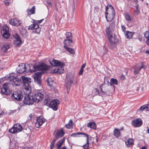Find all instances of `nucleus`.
<instances>
[{"instance_id":"obj_1","label":"nucleus","mask_w":149,"mask_h":149,"mask_svg":"<svg viewBox=\"0 0 149 149\" xmlns=\"http://www.w3.org/2000/svg\"><path fill=\"white\" fill-rule=\"evenodd\" d=\"M49 62L52 65L54 66H58L54 69L52 70L51 71L52 73L60 74L63 72V66L65 65L64 63H61L58 60H55L52 58L49 59Z\"/></svg>"},{"instance_id":"obj_2","label":"nucleus","mask_w":149,"mask_h":149,"mask_svg":"<svg viewBox=\"0 0 149 149\" xmlns=\"http://www.w3.org/2000/svg\"><path fill=\"white\" fill-rule=\"evenodd\" d=\"M100 88L102 93L109 95H111L115 89L114 86L112 84L110 86L108 85H103L102 84Z\"/></svg>"},{"instance_id":"obj_3","label":"nucleus","mask_w":149,"mask_h":149,"mask_svg":"<svg viewBox=\"0 0 149 149\" xmlns=\"http://www.w3.org/2000/svg\"><path fill=\"white\" fill-rule=\"evenodd\" d=\"M22 82L24 84L23 88L24 89V91H27V92L29 93L30 92V84L31 83V79L24 76L22 77Z\"/></svg>"},{"instance_id":"obj_4","label":"nucleus","mask_w":149,"mask_h":149,"mask_svg":"<svg viewBox=\"0 0 149 149\" xmlns=\"http://www.w3.org/2000/svg\"><path fill=\"white\" fill-rule=\"evenodd\" d=\"M25 92H26V93H28V95H27L24 97L23 102L25 104L30 105L33 104L34 102V97L33 95H31V94L28 93L27 91H25Z\"/></svg>"},{"instance_id":"obj_5","label":"nucleus","mask_w":149,"mask_h":149,"mask_svg":"<svg viewBox=\"0 0 149 149\" xmlns=\"http://www.w3.org/2000/svg\"><path fill=\"white\" fill-rule=\"evenodd\" d=\"M23 129L22 126L19 123L15 124L13 127L9 130V132L12 134L15 133L19 132Z\"/></svg>"},{"instance_id":"obj_6","label":"nucleus","mask_w":149,"mask_h":149,"mask_svg":"<svg viewBox=\"0 0 149 149\" xmlns=\"http://www.w3.org/2000/svg\"><path fill=\"white\" fill-rule=\"evenodd\" d=\"M29 67V65L28 64H25L22 63L18 66L16 68V71L19 73H22L27 71V68Z\"/></svg>"},{"instance_id":"obj_7","label":"nucleus","mask_w":149,"mask_h":149,"mask_svg":"<svg viewBox=\"0 0 149 149\" xmlns=\"http://www.w3.org/2000/svg\"><path fill=\"white\" fill-rule=\"evenodd\" d=\"M33 67L34 69V70H33V72H35L38 70H48L50 68L49 66L44 63L37 65H34Z\"/></svg>"},{"instance_id":"obj_8","label":"nucleus","mask_w":149,"mask_h":149,"mask_svg":"<svg viewBox=\"0 0 149 149\" xmlns=\"http://www.w3.org/2000/svg\"><path fill=\"white\" fill-rule=\"evenodd\" d=\"M10 83H6L3 85V87L1 88L0 92L2 94L5 95L9 94L11 92L10 90L8 89L9 85Z\"/></svg>"},{"instance_id":"obj_9","label":"nucleus","mask_w":149,"mask_h":149,"mask_svg":"<svg viewBox=\"0 0 149 149\" xmlns=\"http://www.w3.org/2000/svg\"><path fill=\"white\" fill-rule=\"evenodd\" d=\"M1 33L4 38L8 39L10 37V34L9 32V28L7 25H4L3 26Z\"/></svg>"},{"instance_id":"obj_10","label":"nucleus","mask_w":149,"mask_h":149,"mask_svg":"<svg viewBox=\"0 0 149 149\" xmlns=\"http://www.w3.org/2000/svg\"><path fill=\"white\" fill-rule=\"evenodd\" d=\"M83 135L85 137H86V140L87 141V143L85 145H84L83 147L84 148V149H88V135L86 134L80 133V132H77L76 133H74L72 134L71 135V136H72L73 137H78V136L79 135Z\"/></svg>"},{"instance_id":"obj_11","label":"nucleus","mask_w":149,"mask_h":149,"mask_svg":"<svg viewBox=\"0 0 149 149\" xmlns=\"http://www.w3.org/2000/svg\"><path fill=\"white\" fill-rule=\"evenodd\" d=\"M13 99L21 101L23 97V95L20 92L15 91L13 92L11 96Z\"/></svg>"},{"instance_id":"obj_12","label":"nucleus","mask_w":149,"mask_h":149,"mask_svg":"<svg viewBox=\"0 0 149 149\" xmlns=\"http://www.w3.org/2000/svg\"><path fill=\"white\" fill-rule=\"evenodd\" d=\"M59 104V101L57 99L54 100L50 102L49 106L52 108L54 110L56 111L57 110L58 104Z\"/></svg>"},{"instance_id":"obj_13","label":"nucleus","mask_w":149,"mask_h":149,"mask_svg":"<svg viewBox=\"0 0 149 149\" xmlns=\"http://www.w3.org/2000/svg\"><path fill=\"white\" fill-rule=\"evenodd\" d=\"M42 74L41 72H38L35 73L33 75L35 81L39 85L41 83V77Z\"/></svg>"},{"instance_id":"obj_14","label":"nucleus","mask_w":149,"mask_h":149,"mask_svg":"<svg viewBox=\"0 0 149 149\" xmlns=\"http://www.w3.org/2000/svg\"><path fill=\"white\" fill-rule=\"evenodd\" d=\"M33 97L34 102H38L42 100L44 96L40 93L36 92L34 94Z\"/></svg>"},{"instance_id":"obj_15","label":"nucleus","mask_w":149,"mask_h":149,"mask_svg":"<svg viewBox=\"0 0 149 149\" xmlns=\"http://www.w3.org/2000/svg\"><path fill=\"white\" fill-rule=\"evenodd\" d=\"M45 122V119L42 116H40L36 119V122L35 123V126L36 127L38 128Z\"/></svg>"},{"instance_id":"obj_16","label":"nucleus","mask_w":149,"mask_h":149,"mask_svg":"<svg viewBox=\"0 0 149 149\" xmlns=\"http://www.w3.org/2000/svg\"><path fill=\"white\" fill-rule=\"evenodd\" d=\"M114 10L111 5H108L106 8V14L115 15Z\"/></svg>"},{"instance_id":"obj_17","label":"nucleus","mask_w":149,"mask_h":149,"mask_svg":"<svg viewBox=\"0 0 149 149\" xmlns=\"http://www.w3.org/2000/svg\"><path fill=\"white\" fill-rule=\"evenodd\" d=\"M10 81L12 83L13 85L19 86L22 82L20 79L15 77H11L10 79Z\"/></svg>"},{"instance_id":"obj_18","label":"nucleus","mask_w":149,"mask_h":149,"mask_svg":"<svg viewBox=\"0 0 149 149\" xmlns=\"http://www.w3.org/2000/svg\"><path fill=\"white\" fill-rule=\"evenodd\" d=\"M132 124L135 127H139L142 125V121L140 118L136 119L132 121Z\"/></svg>"},{"instance_id":"obj_19","label":"nucleus","mask_w":149,"mask_h":149,"mask_svg":"<svg viewBox=\"0 0 149 149\" xmlns=\"http://www.w3.org/2000/svg\"><path fill=\"white\" fill-rule=\"evenodd\" d=\"M9 23L15 26H18L20 25L21 23V21L16 18L11 19L9 21Z\"/></svg>"},{"instance_id":"obj_20","label":"nucleus","mask_w":149,"mask_h":149,"mask_svg":"<svg viewBox=\"0 0 149 149\" xmlns=\"http://www.w3.org/2000/svg\"><path fill=\"white\" fill-rule=\"evenodd\" d=\"M144 68L143 65L142 63H140L139 65H135L134 67V74H138L140 70L142 68Z\"/></svg>"},{"instance_id":"obj_21","label":"nucleus","mask_w":149,"mask_h":149,"mask_svg":"<svg viewBox=\"0 0 149 149\" xmlns=\"http://www.w3.org/2000/svg\"><path fill=\"white\" fill-rule=\"evenodd\" d=\"M69 75L67 76V80L66 81V83H67V85L66 86V88L68 92L70 90V86L73 83L72 80L71 79L68 77Z\"/></svg>"},{"instance_id":"obj_22","label":"nucleus","mask_w":149,"mask_h":149,"mask_svg":"<svg viewBox=\"0 0 149 149\" xmlns=\"http://www.w3.org/2000/svg\"><path fill=\"white\" fill-rule=\"evenodd\" d=\"M64 134V132L62 130H58L55 134L54 138H55V139L57 140L59 137L63 136Z\"/></svg>"},{"instance_id":"obj_23","label":"nucleus","mask_w":149,"mask_h":149,"mask_svg":"<svg viewBox=\"0 0 149 149\" xmlns=\"http://www.w3.org/2000/svg\"><path fill=\"white\" fill-rule=\"evenodd\" d=\"M134 33V32H131L128 31H126V32L125 34V37L127 38L131 39L132 38Z\"/></svg>"},{"instance_id":"obj_24","label":"nucleus","mask_w":149,"mask_h":149,"mask_svg":"<svg viewBox=\"0 0 149 149\" xmlns=\"http://www.w3.org/2000/svg\"><path fill=\"white\" fill-rule=\"evenodd\" d=\"M65 45L64 46H69L72 45V39H67L64 42Z\"/></svg>"},{"instance_id":"obj_25","label":"nucleus","mask_w":149,"mask_h":149,"mask_svg":"<svg viewBox=\"0 0 149 149\" xmlns=\"http://www.w3.org/2000/svg\"><path fill=\"white\" fill-rule=\"evenodd\" d=\"M133 141L132 139H130L125 142V144L127 147L132 146L134 144Z\"/></svg>"},{"instance_id":"obj_26","label":"nucleus","mask_w":149,"mask_h":149,"mask_svg":"<svg viewBox=\"0 0 149 149\" xmlns=\"http://www.w3.org/2000/svg\"><path fill=\"white\" fill-rule=\"evenodd\" d=\"M87 127H90L91 128H93L96 130V125L95 123L94 122H91L88 124Z\"/></svg>"},{"instance_id":"obj_27","label":"nucleus","mask_w":149,"mask_h":149,"mask_svg":"<svg viewBox=\"0 0 149 149\" xmlns=\"http://www.w3.org/2000/svg\"><path fill=\"white\" fill-rule=\"evenodd\" d=\"M115 15L106 14L105 17L107 21L108 22L112 20L114 17Z\"/></svg>"},{"instance_id":"obj_28","label":"nucleus","mask_w":149,"mask_h":149,"mask_svg":"<svg viewBox=\"0 0 149 149\" xmlns=\"http://www.w3.org/2000/svg\"><path fill=\"white\" fill-rule=\"evenodd\" d=\"M52 101H51L50 97L48 95H46L45 97L44 103L46 105H49Z\"/></svg>"},{"instance_id":"obj_29","label":"nucleus","mask_w":149,"mask_h":149,"mask_svg":"<svg viewBox=\"0 0 149 149\" xmlns=\"http://www.w3.org/2000/svg\"><path fill=\"white\" fill-rule=\"evenodd\" d=\"M113 30L109 28L108 27H107L105 31L107 35L108 36H111L112 35H113L112 32L113 31Z\"/></svg>"},{"instance_id":"obj_30","label":"nucleus","mask_w":149,"mask_h":149,"mask_svg":"<svg viewBox=\"0 0 149 149\" xmlns=\"http://www.w3.org/2000/svg\"><path fill=\"white\" fill-rule=\"evenodd\" d=\"M64 141L65 138H64L63 139L60 140L57 142L56 144V145L58 149H59L61 148Z\"/></svg>"},{"instance_id":"obj_31","label":"nucleus","mask_w":149,"mask_h":149,"mask_svg":"<svg viewBox=\"0 0 149 149\" xmlns=\"http://www.w3.org/2000/svg\"><path fill=\"white\" fill-rule=\"evenodd\" d=\"M110 42L112 44H114L116 42V41L114 37L112 35L111 36L108 37Z\"/></svg>"},{"instance_id":"obj_32","label":"nucleus","mask_w":149,"mask_h":149,"mask_svg":"<svg viewBox=\"0 0 149 149\" xmlns=\"http://www.w3.org/2000/svg\"><path fill=\"white\" fill-rule=\"evenodd\" d=\"M13 43L15 46H19L22 44L21 40H15L13 41Z\"/></svg>"},{"instance_id":"obj_33","label":"nucleus","mask_w":149,"mask_h":149,"mask_svg":"<svg viewBox=\"0 0 149 149\" xmlns=\"http://www.w3.org/2000/svg\"><path fill=\"white\" fill-rule=\"evenodd\" d=\"M9 48V46L8 45L5 44L2 46L1 49L2 51L5 52L7 51Z\"/></svg>"},{"instance_id":"obj_34","label":"nucleus","mask_w":149,"mask_h":149,"mask_svg":"<svg viewBox=\"0 0 149 149\" xmlns=\"http://www.w3.org/2000/svg\"><path fill=\"white\" fill-rule=\"evenodd\" d=\"M35 6H33L31 9L27 10V12L28 15L34 14L35 12Z\"/></svg>"},{"instance_id":"obj_35","label":"nucleus","mask_w":149,"mask_h":149,"mask_svg":"<svg viewBox=\"0 0 149 149\" xmlns=\"http://www.w3.org/2000/svg\"><path fill=\"white\" fill-rule=\"evenodd\" d=\"M64 47L70 54H74L75 52L72 49L69 48L66 46H64Z\"/></svg>"},{"instance_id":"obj_36","label":"nucleus","mask_w":149,"mask_h":149,"mask_svg":"<svg viewBox=\"0 0 149 149\" xmlns=\"http://www.w3.org/2000/svg\"><path fill=\"white\" fill-rule=\"evenodd\" d=\"M73 125L72 120H70L68 123L66 125V127L68 129H70L72 127Z\"/></svg>"},{"instance_id":"obj_37","label":"nucleus","mask_w":149,"mask_h":149,"mask_svg":"<svg viewBox=\"0 0 149 149\" xmlns=\"http://www.w3.org/2000/svg\"><path fill=\"white\" fill-rule=\"evenodd\" d=\"M114 135L116 137H118L120 136V131L117 129L115 128L114 131Z\"/></svg>"},{"instance_id":"obj_38","label":"nucleus","mask_w":149,"mask_h":149,"mask_svg":"<svg viewBox=\"0 0 149 149\" xmlns=\"http://www.w3.org/2000/svg\"><path fill=\"white\" fill-rule=\"evenodd\" d=\"M67 39H72V33L70 32H67L66 34Z\"/></svg>"},{"instance_id":"obj_39","label":"nucleus","mask_w":149,"mask_h":149,"mask_svg":"<svg viewBox=\"0 0 149 149\" xmlns=\"http://www.w3.org/2000/svg\"><path fill=\"white\" fill-rule=\"evenodd\" d=\"M146 110L145 105H143L141 106L138 110V111L140 113H141L144 110Z\"/></svg>"},{"instance_id":"obj_40","label":"nucleus","mask_w":149,"mask_h":149,"mask_svg":"<svg viewBox=\"0 0 149 149\" xmlns=\"http://www.w3.org/2000/svg\"><path fill=\"white\" fill-rule=\"evenodd\" d=\"M115 26V24L114 22H111L109 24V27L108 28H109L113 30Z\"/></svg>"},{"instance_id":"obj_41","label":"nucleus","mask_w":149,"mask_h":149,"mask_svg":"<svg viewBox=\"0 0 149 149\" xmlns=\"http://www.w3.org/2000/svg\"><path fill=\"white\" fill-rule=\"evenodd\" d=\"M125 17L126 19L128 22L132 20L131 17H130L128 14H127L126 15Z\"/></svg>"},{"instance_id":"obj_42","label":"nucleus","mask_w":149,"mask_h":149,"mask_svg":"<svg viewBox=\"0 0 149 149\" xmlns=\"http://www.w3.org/2000/svg\"><path fill=\"white\" fill-rule=\"evenodd\" d=\"M56 140L55 139V138H54L53 140L51 143V145L50 146V149H53V148L54 147V144Z\"/></svg>"},{"instance_id":"obj_43","label":"nucleus","mask_w":149,"mask_h":149,"mask_svg":"<svg viewBox=\"0 0 149 149\" xmlns=\"http://www.w3.org/2000/svg\"><path fill=\"white\" fill-rule=\"evenodd\" d=\"M111 82L114 84L117 85L118 84V81L113 78H111Z\"/></svg>"},{"instance_id":"obj_44","label":"nucleus","mask_w":149,"mask_h":149,"mask_svg":"<svg viewBox=\"0 0 149 149\" xmlns=\"http://www.w3.org/2000/svg\"><path fill=\"white\" fill-rule=\"evenodd\" d=\"M13 37L15 38V40H20L19 36L17 34L13 35Z\"/></svg>"},{"instance_id":"obj_45","label":"nucleus","mask_w":149,"mask_h":149,"mask_svg":"<svg viewBox=\"0 0 149 149\" xmlns=\"http://www.w3.org/2000/svg\"><path fill=\"white\" fill-rule=\"evenodd\" d=\"M144 36L146 38L149 39V32H145L144 34Z\"/></svg>"},{"instance_id":"obj_46","label":"nucleus","mask_w":149,"mask_h":149,"mask_svg":"<svg viewBox=\"0 0 149 149\" xmlns=\"http://www.w3.org/2000/svg\"><path fill=\"white\" fill-rule=\"evenodd\" d=\"M34 25V29H39V25L37 23H34L33 24Z\"/></svg>"},{"instance_id":"obj_47","label":"nucleus","mask_w":149,"mask_h":149,"mask_svg":"<svg viewBox=\"0 0 149 149\" xmlns=\"http://www.w3.org/2000/svg\"><path fill=\"white\" fill-rule=\"evenodd\" d=\"M52 81V79L51 78H49L47 79V83L48 85L49 86H51L52 85V83L50 82V81Z\"/></svg>"},{"instance_id":"obj_48","label":"nucleus","mask_w":149,"mask_h":149,"mask_svg":"<svg viewBox=\"0 0 149 149\" xmlns=\"http://www.w3.org/2000/svg\"><path fill=\"white\" fill-rule=\"evenodd\" d=\"M29 29H31L33 30L34 29V25L33 24H31L30 26L28 28Z\"/></svg>"},{"instance_id":"obj_49","label":"nucleus","mask_w":149,"mask_h":149,"mask_svg":"<svg viewBox=\"0 0 149 149\" xmlns=\"http://www.w3.org/2000/svg\"><path fill=\"white\" fill-rule=\"evenodd\" d=\"M26 33L27 31L25 29L22 30V31L20 32L21 34L22 35L26 34Z\"/></svg>"},{"instance_id":"obj_50","label":"nucleus","mask_w":149,"mask_h":149,"mask_svg":"<svg viewBox=\"0 0 149 149\" xmlns=\"http://www.w3.org/2000/svg\"><path fill=\"white\" fill-rule=\"evenodd\" d=\"M146 107V110L149 111V104L145 105Z\"/></svg>"},{"instance_id":"obj_51","label":"nucleus","mask_w":149,"mask_h":149,"mask_svg":"<svg viewBox=\"0 0 149 149\" xmlns=\"http://www.w3.org/2000/svg\"><path fill=\"white\" fill-rule=\"evenodd\" d=\"M84 70L83 69H81V68L80 70L79 71V74L80 75H82L83 73Z\"/></svg>"},{"instance_id":"obj_52","label":"nucleus","mask_w":149,"mask_h":149,"mask_svg":"<svg viewBox=\"0 0 149 149\" xmlns=\"http://www.w3.org/2000/svg\"><path fill=\"white\" fill-rule=\"evenodd\" d=\"M121 28H122V29L123 30V31L124 32H125V31H126V30H125V29H126V28L124 26H121Z\"/></svg>"},{"instance_id":"obj_53","label":"nucleus","mask_w":149,"mask_h":149,"mask_svg":"<svg viewBox=\"0 0 149 149\" xmlns=\"http://www.w3.org/2000/svg\"><path fill=\"white\" fill-rule=\"evenodd\" d=\"M43 20V19H42L41 20H37L36 21L37 22H36V23H37V24H40V23L42 22V21Z\"/></svg>"},{"instance_id":"obj_54","label":"nucleus","mask_w":149,"mask_h":149,"mask_svg":"<svg viewBox=\"0 0 149 149\" xmlns=\"http://www.w3.org/2000/svg\"><path fill=\"white\" fill-rule=\"evenodd\" d=\"M4 2L6 6H8L9 5V2L8 0H5Z\"/></svg>"},{"instance_id":"obj_55","label":"nucleus","mask_w":149,"mask_h":149,"mask_svg":"<svg viewBox=\"0 0 149 149\" xmlns=\"http://www.w3.org/2000/svg\"><path fill=\"white\" fill-rule=\"evenodd\" d=\"M120 79L122 80H124L125 79V76L123 75H122L120 77Z\"/></svg>"},{"instance_id":"obj_56","label":"nucleus","mask_w":149,"mask_h":149,"mask_svg":"<svg viewBox=\"0 0 149 149\" xmlns=\"http://www.w3.org/2000/svg\"><path fill=\"white\" fill-rule=\"evenodd\" d=\"M23 149H33V148L32 147H26L24 148Z\"/></svg>"},{"instance_id":"obj_57","label":"nucleus","mask_w":149,"mask_h":149,"mask_svg":"<svg viewBox=\"0 0 149 149\" xmlns=\"http://www.w3.org/2000/svg\"><path fill=\"white\" fill-rule=\"evenodd\" d=\"M37 30L36 31V32L37 33H39L40 31V28L37 29Z\"/></svg>"},{"instance_id":"obj_58","label":"nucleus","mask_w":149,"mask_h":149,"mask_svg":"<svg viewBox=\"0 0 149 149\" xmlns=\"http://www.w3.org/2000/svg\"><path fill=\"white\" fill-rule=\"evenodd\" d=\"M86 66V64L84 63L82 65L81 67V68L83 69L84 68H85Z\"/></svg>"},{"instance_id":"obj_59","label":"nucleus","mask_w":149,"mask_h":149,"mask_svg":"<svg viewBox=\"0 0 149 149\" xmlns=\"http://www.w3.org/2000/svg\"><path fill=\"white\" fill-rule=\"evenodd\" d=\"M146 42L147 44L148 45H149V39H148L147 40H146Z\"/></svg>"},{"instance_id":"obj_60","label":"nucleus","mask_w":149,"mask_h":149,"mask_svg":"<svg viewBox=\"0 0 149 149\" xmlns=\"http://www.w3.org/2000/svg\"><path fill=\"white\" fill-rule=\"evenodd\" d=\"M141 149H147L146 147V146H143L141 147Z\"/></svg>"},{"instance_id":"obj_61","label":"nucleus","mask_w":149,"mask_h":149,"mask_svg":"<svg viewBox=\"0 0 149 149\" xmlns=\"http://www.w3.org/2000/svg\"><path fill=\"white\" fill-rule=\"evenodd\" d=\"M95 89L96 90V91L98 93H99V91L96 88H95Z\"/></svg>"},{"instance_id":"obj_62","label":"nucleus","mask_w":149,"mask_h":149,"mask_svg":"<svg viewBox=\"0 0 149 149\" xmlns=\"http://www.w3.org/2000/svg\"><path fill=\"white\" fill-rule=\"evenodd\" d=\"M61 149H66V147L65 146H63L62 147Z\"/></svg>"},{"instance_id":"obj_63","label":"nucleus","mask_w":149,"mask_h":149,"mask_svg":"<svg viewBox=\"0 0 149 149\" xmlns=\"http://www.w3.org/2000/svg\"><path fill=\"white\" fill-rule=\"evenodd\" d=\"M146 52L147 53L149 54V50H147V51H146Z\"/></svg>"},{"instance_id":"obj_64","label":"nucleus","mask_w":149,"mask_h":149,"mask_svg":"<svg viewBox=\"0 0 149 149\" xmlns=\"http://www.w3.org/2000/svg\"><path fill=\"white\" fill-rule=\"evenodd\" d=\"M148 133L149 134V129L148 130Z\"/></svg>"}]
</instances>
